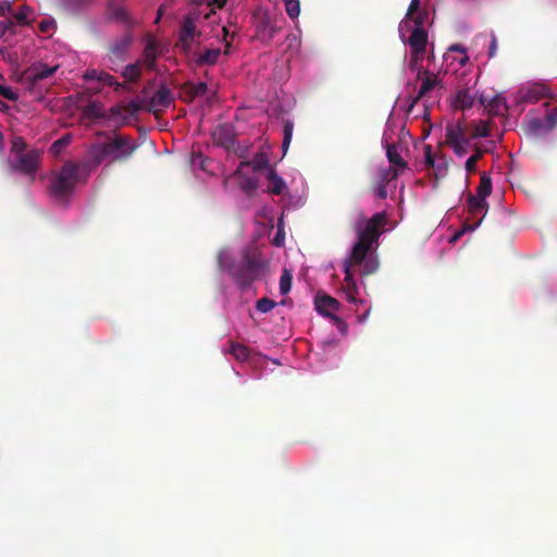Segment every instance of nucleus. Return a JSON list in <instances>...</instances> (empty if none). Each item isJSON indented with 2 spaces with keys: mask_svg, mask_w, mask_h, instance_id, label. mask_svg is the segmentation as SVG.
<instances>
[{
  "mask_svg": "<svg viewBox=\"0 0 557 557\" xmlns=\"http://www.w3.org/2000/svg\"><path fill=\"white\" fill-rule=\"evenodd\" d=\"M219 268L228 273L242 290L251 286L260 278L267 263L256 249H247L242 258L236 261L227 252H220L218 256Z\"/></svg>",
  "mask_w": 557,
  "mask_h": 557,
  "instance_id": "obj_1",
  "label": "nucleus"
},
{
  "mask_svg": "<svg viewBox=\"0 0 557 557\" xmlns=\"http://www.w3.org/2000/svg\"><path fill=\"white\" fill-rule=\"evenodd\" d=\"M78 182V165L73 162H66L60 171L55 173L49 185L50 196L62 205H67L69 197L74 193Z\"/></svg>",
  "mask_w": 557,
  "mask_h": 557,
  "instance_id": "obj_2",
  "label": "nucleus"
},
{
  "mask_svg": "<svg viewBox=\"0 0 557 557\" xmlns=\"http://www.w3.org/2000/svg\"><path fill=\"white\" fill-rule=\"evenodd\" d=\"M467 205L468 218L463 222L461 231L454 235L453 240L459 238V236L467 231H474L478 228L488 210L487 201L484 199L475 198V196L472 194L467 197Z\"/></svg>",
  "mask_w": 557,
  "mask_h": 557,
  "instance_id": "obj_3",
  "label": "nucleus"
},
{
  "mask_svg": "<svg viewBox=\"0 0 557 557\" xmlns=\"http://www.w3.org/2000/svg\"><path fill=\"white\" fill-rule=\"evenodd\" d=\"M109 163L126 161L134 153L136 146L126 136L116 135L102 141Z\"/></svg>",
  "mask_w": 557,
  "mask_h": 557,
  "instance_id": "obj_4",
  "label": "nucleus"
},
{
  "mask_svg": "<svg viewBox=\"0 0 557 557\" xmlns=\"http://www.w3.org/2000/svg\"><path fill=\"white\" fill-rule=\"evenodd\" d=\"M133 41V34L131 32H126L109 45L107 60L110 70L117 71L122 63L126 61L127 53Z\"/></svg>",
  "mask_w": 557,
  "mask_h": 557,
  "instance_id": "obj_5",
  "label": "nucleus"
},
{
  "mask_svg": "<svg viewBox=\"0 0 557 557\" xmlns=\"http://www.w3.org/2000/svg\"><path fill=\"white\" fill-rule=\"evenodd\" d=\"M408 45L411 49L410 63L416 66L423 59L428 45V33L423 27H416L409 38Z\"/></svg>",
  "mask_w": 557,
  "mask_h": 557,
  "instance_id": "obj_6",
  "label": "nucleus"
},
{
  "mask_svg": "<svg viewBox=\"0 0 557 557\" xmlns=\"http://www.w3.org/2000/svg\"><path fill=\"white\" fill-rule=\"evenodd\" d=\"M14 163L11 168L15 171H20L23 174L30 175L34 180V175L37 172L40 159V152L37 149L27 150L25 153L14 158Z\"/></svg>",
  "mask_w": 557,
  "mask_h": 557,
  "instance_id": "obj_7",
  "label": "nucleus"
},
{
  "mask_svg": "<svg viewBox=\"0 0 557 557\" xmlns=\"http://www.w3.org/2000/svg\"><path fill=\"white\" fill-rule=\"evenodd\" d=\"M385 221L386 215L384 212H377L373 214L368 220L364 227L358 228V239L369 243L371 245L376 243L381 234L379 227L383 226Z\"/></svg>",
  "mask_w": 557,
  "mask_h": 557,
  "instance_id": "obj_8",
  "label": "nucleus"
},
{
  "mask_svg": "<svg viewBox=\"0 0 557 557\" xmlns=\"http://www.w3.org/2000/svg\"><path fill=\"white\" fill-rule=\"evenodd\" d=\"M557 125V109L550 110L545 119L532 117L527 122V131L534 136L552 132Z\"/></svg>",
  "mask_w": 557,
  "mask_h": 557,
  "instance_id": "obj_9",
  "label": "nucleus"
},
{
  "mask_svg": "<svg viewBox=\"0 0 557 557\" xmlns=\"http://www.w3.org/2000/svg\"><path fill=\"white\" fill-rule=\"evenodd\" d=\"M174 101L173 94L166 85H161L146 102V111L157 114L169 108Z\"/></svg>",
  "mask_w": 557,
  "mask_h": 557,
  "instance_id": "obj_10",
  "label": "nucleus"
},
{
  "mask_svg": "<svg viewBox=\"0 0 557 557\" xmlns=\"http://www.w3.org/2000/svg\"><path fill=\"white\" fill-rule=\"evenodd\" d=\"M200 34L196 30L195 18L191 15H186L183 20L177 47L181 48L185 53H189L191 50V42Z\"/></svg>",
  "mask_w": 557,
  "mask_h": 557,
  "instance_id": "obj_11",
  "label": "nucleus"
},
{
  "mask_svg": "<svg viewBox=\"0 0 557 557\" xmlns=\"http://www.w3.org/2000/svg\"><path fill=\"white\" fill-rule=\"evenodd\" d=\"M314 306L315 310L320 314L333 319L338 326H345L344 321L337 315L333 314L335 311L339 309V302L335 298L329 295L317 294L314 299Z\"/></svg>",
  "mask_w": 557,
  "mask_h": 557,
  "instance_id": "obj_12",
  "label": "nucleus"
},
{
  "mask_svg": "<svg viewBox=\"0 0 557 557\" xmlns=\"http://www.w3.org/2000/svg\"><path fill=\"white\" fill-rule=\"evenodd\" d=\"M106 17L108 21H116L125 25L128 29L136 25V21L131 16L128 11L116 1L111 0L107 4Z\"/></svg>",
  "mask_w": 557,
  "mask_h": 557,
  "instance_id": "obj_13",
  "label": "nucleus"
},
{
  "mask_svg": "<svg viewBox=\"0 0 557 557\" xmlns=\"http://www.w3.org/2000/svg\"><path fill=\"white\" fill-rule=\"evenodd\" d=\"M108 158L106 156V149L102 143L92 144L87 152L82 166L88 172L96 170L103 161Z\"/></svg>",
  "mask_w": 557,
  "mask_h": 557,
  "instance_id": "obj_14",
  "label": "nucleus"
},
{
  "mask_svg": "<svg viewBox=\"0 0 557 557\" xmlns=\"http://www.w3.org/2000/svg\"><path fill=\"white\" fill-rule=\"evenodd\" d=\"M213 141L230 150L235 145L234 126L228 123L218 125L212 133Z\"/></svg>",
  "mask_w": 557,
  "mask_h": 557,
  "instance_id": "obj_15",
  "label": "nucleus"
},
{
  "mask_svg": "<svg viewBox=\"0 0 557 557\" xmlns=\"http://www.w3.org/2000/svg\"><path fill=\"white\" fill-rule=\"evenodd\" d=\"M423 75L424 77L422 78V83L417 96L410 98L409 100L408 112H411L419 100L426 96L431 90H433L440 83L437 75L434 73L425 71L423 72Z\"/></svg>",
  "mask_w": 557,
  "mask_h": 557,
  "instance_id": "obj_16",
  "label": "nucleus"
},
{
  "mask_svg": "<svg viewBox=\"0 0 557 557\" xmlns=\"http://www.w3.org/2000/svg\"><path fill=\"white\" fill-rule=\"evenodd\" d=\"M257 34L262 40H272L281 32L282 25L272 21L269 15H263L257 23Z\"/></svg>",
  "mask_w": 557,
  "mask_h": 557,
  "instance_id": "obj_17",
  "label": "nucleus"
},
{
  "mask_svg": "<svg viewBox=\"0 0 557 557\" xmlns=\"http://www.w3.org/2000/svg\"><path fill=\"white\" fill-rule=\"evenodd\" d=\"M545 97H550V94L548 87L542 83H534L520 90V100L523 102L533 103Z\"/></svg>",
  "mask_w": 557,
  "mask_h": 557,
  "instance_id": "obj_18",
  "label": "nucleus"
},
{
  "mask_svg": "<svg viewBox=\"0 0 557 557\" xmlns=\"http://www.w3.org/2000/svg\"><path fill=\"white\" fill-rule=\"evenodd\" d=\"M371 246V244L358 239L352 246L349 258L344 261V264H349V269H352V267L357 264H362Z\"/></svg>",
  "mask_w": 557,
  "mask_h": 557,
  "instance_id": "obj_19",
  "label": "nucleus"
},
{
  "mask_svg": "<svg viewBox=\"0 0 557 557\" xmlns=\"http://www.w3.org/2000/svg\"><path fill=\"white\" fill-rule=\"evenodd\" d=\"M445 132V143L447 146L470 140V138L466 136L463 123L460 121L455 124H447Z\"/></svg>",
  "mask_w": 557,
  "mask_h": 557,
  "instance_id": "obj_20",
  "label": "nucleus"
},
{
  "mask_svg": "<svg viewBox=\"0 0 557 557\" xmlns=\"http://www.w3.org/2000/svg\"><path fill=\"white\" fill-rule=\"evenodd\" d=\"M250 166V162H240L237 166L234 175L239 178V187L246 194L250 195L258 188V180L247 176L244 173V169Z\"/></svg>",
  "mask_w": 557,
  "mask_h": 557,
  "instance_id": "obj_21",
  "label": "nucleus"
},
{
  "mask_svg": "<svg viewBox=\"0 0 557 557\" xmlns=\"http://www.w3.org/2000/svg\"><path fill=\"white\" fill-rule=\"evenodd\" d=\"M86 81H97L102 85L114 87L115 90L121 88L123 85L119 83L111 74L104 71L88 70L84 74Z\"/></svg>",
  "mask_w": 557,
  "mask_h": 557,
  "instance_id": "obj_22",
  "label": "nucleus"
},
{
  "mask_svg": "<svg viewBox=\"0 0 557 557\" xmlns=\"http://www.w3.org/2000/svg\"><path fill=\"white\" fill-rule=\"evenodd\" d=\"M344 272H345V278H344V285H343V292L346 295V299L351 302H357V283L354 278V272L352 269H349V264H344Z\"/></svg>",
  "mask_w": 557,
  "mask_h": 557,
  "instance_id": "obj_23",
  "label": "nucleus"
},
{
  "mask_svg": "<svg viewBox=\"0 0 557 557\" xmlns=\"http://www.w3.org/2000/svg\"><path fill=\"white\" fill-rule=\"evenodd\" d=\"M58 69H59V65L49 66L44 63H38V64L33 65L28 70V78L30 79V82L33 84H35L39 81L50 77L58 71Z\"/></svg>",
  "mask_w": 557,
  "mask_h": 557,
  "instance_id": "obj_24",
  "label": "nucleus"
},
{
  "mask_svg": "<svg viewBox=\"0 0 557 557\" xmlns=\"http://www.w3.org/2000/svg\"><path fill=\"white\" fill-rule=\"evenodd\" d=\"M158 53V42L152 38H148L143 51V63L147 69L153 70L156 66V59Z\"/></svg>",
  "mask_w": 557,
  "mask_h": 557,
  "instance_id": "obj_25",
  "label": "nucleus"
},
{
  "mask_svg": "<svg viewBox=\"0 0 557 557\" xmlns=\"http://www.w3.org/2000/svg\"><path fill=\"white\" fill-rule=\"evenodd\" d=\"M268 191L273 195H281L286 188L283 178L276 173L273 168H269L267 173Z\"/></svg>",
  "mask_w": 557,
  "mask_h": 557,
  "instance_id": "obj_26",
  "label": "nucleus"
},
{
  "mask_svg": "<svg viewBox=\"0 0 557 557\" xmlns=\"http://www.w3.org/2000/svg\"><path fill=\"white\" fill-rule=\"evenodd\" d=\"M184 97L186 101H193L198 96H203L207 92L208 86L205 82L186 83L183 87Z\"/></svg>",
  "mask_w": 557,
  "mask_h": 557,
  "instance_id": "obj_27",
  "label": "nucleus"
},
{
  "mask_svg": "<svg viewBox=\"0 0 557 557\" xmlns=\"http://www.w3.org/2000/svg\"><path fill=\"white\" fill-rule=\"evenodd\" d=\"M435 182L444 178L448 173V161L444 154H438L435 166L432 168Z\"/></svg>",
  "mask_w": 557,
  "mask_h": 557,
  "instance_id": "obj_28",
  "label": "nucleus"
},
{
  "mask_svg": "<svg viewBox=\"0 0 557 557\" xmlns=\"http://www.w3.org/2000/svg\"><path fill=\"white\" fill-rule=\"evenodd\" d=\"M491 193H492V180L486 173H483L481 175L480 184L476 188V195H474V196H475V198L486 200V198L491 195Z\"/></svg>",
  "mask_w": 557,
  "mask_h": 557,
  "instance_id": "obj_29",
  "label": "nucleus"
},
{
  "mask_svg": "<svg viewBox=\"0 0 557 557\" xmlns=\"http://www.w3.org/2000/svg\"><path fill=\"white\" fill-rule=\"evenodd\" d=\"M473 100L468 89H460L456 95L455 106L461 110L470 109L473 106Z\"/></svg>",
  "mask_w": 557,
  "mask_h": 557,
  "instance_id": "obj_30",
  "label": "nucleus"
},
{
  "mask_svg": "<svg viewBox=\"0 0 557 557\" xmlns=\"http://www.w3.org/2000/svg\"><path fill=\"white\" fill-rule=\"evenodd\" d=\"M122 75L127 82H137L141 76L140 61L126 65Z\"/></svg>",
  "mask_w": 557,
  "mask_h": 557,
  "instance_id": "obj_31",
  "label": "nucleus"
},
{
  "mask_svg": "<svg viewBox=\"0 0 557 557\" xmlns=\"http://www.w3.org/2000/svg\"><path fill=\"white\" fill-rule=\"evenodd\" d=\"M221 53L220 49H207L203 53H201L196 62L198 65H212L218 61V58Z\"/></svg>",
  "mask_w": 557,
  "mask_h": 557,
  "instance_id": "obj_32",
  "label": "nucleus"
},
{
  "mask_svg": "<svg viewBox=\"0 0 557 557\" xmlns=\"http://www.w3.org/2000/svg\"><path fill=\"white\" fill-rule=\"evenodd\" d=\"M386 157L388 162L399 168H406L407 163L403 160L398 149L395 145L386 144Z\"/></svg>",
  "mask_w": 557,
  "mask_h": 557,
  "instance_id": "obj_33",
  "label": "nucleus"
},
{
  "mask_svg": "<svg viewBox=\"0 0 557 557\" xmlns=\"http://www.w3.org/2000/svg\"><path fill=\"white\" fill-rule=\"evenodd\" d=\"M228 352L238 361H246L249 358V349L238 343H230Z\"/></svg>",
  "mask_w": 557,
  "mask_h": 557,
  "instance_id": "obj_34",
  "label": "nucleus"
},
{
  "mask_svg": "<svg viewBox=\"0 0 557 557\" xmlns=\"http://www.w3.org/2000/svg\"><path fill=\"white\" fill-rule=\"evenodd\" d=\"M32 14L33 10L30 9V7L24 4L20 8V10L16 13L13 14V18L15 23H17L18 25L25 26L30 24L32 21L29 16Z\"/></svg>",
  "mask_w": 557,
  "mask_h": 557,
  "instance_id": "obj_35",
  "label": "nucleus"
},
{
  "mask_svg": "<svg viewBox=\"0 0 557 557\" xmlns=\"http://www.w3.org/2000/svg\"><path fill=\"white\" fill-rule=\"evenodd\" d=\"M294 132V123L290 120H285L283 125V143H282V149L283 154H286L287 149L290 145L292 137Z\"/></svg>",
  "mask_w": 557,
  "mask_h": 557,
  "instance_id": "obj_36",
  "label": "nucleus"
},
{
  "mask_svg": "<svg viewBox=\"0 0 557 557\" xmlns=\"http://www.w3.org/2000/svg\"><path fill=\"white\" fill-rule=\"evenodd\" d=\"M250 162V166L255 172H259L263 169L269 170V159L268 156L263 152L257 153Z\"/></svg>",
  "mask_w": 557,
  "mask_h": 557,
  "instance_id": "obj_37",
  "label": "nucleus"
},
{
  "mask_svg": "<svg viewBox=\"0 0 557 557\" xmlns=\"http://www.w3.org/2000/svg\"><path fill=\"white\" fill-rule=\"evenodd\" d=\"M490 135L491 133L487 122L480 121L474 124L471 135L472 138L488 137Z\"/></svg>",
  "mask_w": 557,
  "mask_h": 557,
  "instance_id": "obj_38",
  "label": "nucleus"
},
{
  "mask_svg": "<svg viewBox=\"0 0 557 557\" xmlns=\"http://www.w3.org/2000/svg\"><path fill=\"white\" fill-rule=\"evenodd\" d=\"M398 177V170L392 166L383 168L379 171V181L388 184L391 181Z\"/></svg>",
  "mask_w": 557,
  "mask_h": 557,
  "instance_id": "obj_39",
  "label": "nucleus"
},
{
  "mask_svg": "<svg viewBox=\"0 0 557 557\" xmlns=\"http://www.w3.org/2000/svg\"><path fill=\"white\" fill-rule=\"evenodd\" d=\"M293 275L288 270H284L280 278V292L282 295L289 293L292 288Z\"/></svg>",
  "mask_w": 557,
  "mask_h": 557,
  "instance_id": "obj_40",
  "label": "nucleus"
},
{
  "mask_svg": "<svg viewBox=\"0 0 557 557\" xmlns=\"http://www.w3.org/2000/svg\"><path fill=\"white\" fill-rule=\"evenodd\" d=\"M26 150V143L21 136H16L12 139V147L11 152L14 156V158L25 153Z\"/></svg>",
  "mask_w": 557,
  "mask_h": 557,
  "instance_id": "obj_41",
  "label": "nucleus"
},
{
  "mask_svg": "<svg viewBox=\"0 0 557 557\" xmlns=\"http://www.w3.org/2000/svg\"><path fill=\"white\" fill-rule=\"evenodd\" d=\"M482 150L476 148L475 152L470 158H468L465 164L466 171L468 173H474L476 171V163L482 158Z\"/></svg>",
  "mask_w": 557,
  "mask_h": 557,
  "instance_id": "obj_42",
  "label": "nucleus"
},
{
  "mask_svg": "<svg viewBox=\"0 0 557 557\" xmlns=\"http://www.w3.org/2000/svg\"><path fill=\"white\" fill-rule=\"evenodd\" d=\"M275 306H276V302L268 297H262V298L258 299L256 302L257 310L262 313L270 312L272 309L275 308Z\"/></svg>",
  "mask_w": 557,
  "mask_h": 557,
  "instance_id": "obj_43",
  "label": "nucleus"
},
{
  "mask_svg": "<svg viewBox=\"0 0 557 557\" xmlns=\"http://www.w3.org/2000/svg\"><path fill=\"white\" fill-rule=\"evenodd\" d=\"M361 265H362L361 274L370 275V274H373L374 272H376V270L379 268V261L374 258H369V259L366 258Z\"/></svg>",
  "mask_w": 557,
  "mask_h": 557,
  "instance_id": "obj_44",
  "label": "nucleus"
},
{
  "mask_svg": "<svg viewBox=\"0 0 557 557\" xmlns=\"http://www.w3.org/2000/svg\"><path fill=\"white\" fill-rule=\"evenodd\" d=\"M70 141L71 136L69 134L64 135L60 139L55 140L50 149L54 154H58L64 147H66L70 144Z\"/></svg>",
  "mask_w": 557,
  "mask_h": 557,
  "instance_id": "obj_45",
  "label": "nucleus"
},
{
  "mask_svg": "<svg viewBox=\"0 0 557 557\" xmlns=\"http://www.w3.org/2000/svg\"><path fill=\"white\" fill-rule=\"evenodd\" d=\"M286 13L290 18L298 17L300 13V2L299 0L290 1V3L285 4Z\"/></svg>",
  "mask_w": 557,
  "mask_h": 557,
  "instance_id": "obj_46",
  "label": "nucleus"
},
{
  "mask_svg": "<svg viewBox=\"0 0 557 557\" xmlns=\"http://www.w3.org/2000/svg\"><path fill=\"white\" fill-rule=\"evenodd\" d=\"M438 154L432 153V147L430 145L424 147V164L428 169L435 166V161Z\"/></svg>",
  "mask_w": 557,
  "mask_h": 557,
  "instance_id": "obj_47",
  "label": "nucleus"
},
{
  "mask_svg": "<svg viewBox=\"0 0 557 557\" xmlns=\"http://www.w3.org/2000/svg\"><path fill=\"white\" fill-rule=\"evenodd\" d=\"M146 102L147 101H137V100H132L128 102V104L126 106V111L129 113V114H136L138 113L139 111L141 110H146Z\"/></svg>",
  "mask_w": 557,
  "mask_h": 557,
  "instance_id": "obj_48",
  "label": "nucleus"
},
{
  "mask_svg": "<svg viewBox=\"0 0 557 557\" xmlns=\"http://www.w3.org/2000/svg\"><path fill=\"white\" fill-rule=\"evenodd\" d=\"M454 153L458 157H463L468 152V148L470 146V140L463 143H457L453 145H448Z\"/></svg>",
  "mask_w": 557,
  "mask_h": 557,
  "instance_id": "obj_49",
  "label": "nucleus"
},
{
  "mask_svg": "<svg viewBox=\"0 0 557 557\" xmlns=\"http://www.w3.org/2000/svg\"><path fill=\"white\" fill-rule=\"evenodd\" d=\"M84 113L89 117H100L102 115L101 108L96 103L87 106L84 110Z\"/></svg>",
  "mask_w": 557,
  "mask_h": 557,
  "instance_id": "obj_50",
  "label": "nucleus"
},
{
  "mask_svg": "<svg viewBox=\"0 0 557 557\" xmlns=\"http://www.w3.org/2000/svg\"><path fill=\"white\" fill-rule=\"evenodd\" d=\"M55 23L53 20H42L39 22L38 28L42 34L50 33L54 29Z\"/></svg>",
  "mask_w": 557,
  "mask_h": 557,
  "instance_id": "obj_51",
  "label": "nucleus"
},
{
  "mask_svg": "<svg viewBox=\"0 0 557 557\" xmlns=\"http://www.w3.org/2000/svg\"><path fill=\"white\" fill-rule=\"evenodd\" d=\"M7 33H14V22L12 20L0 22V37Z\"/></svg>",
  "mask_w": 557,
  "mask_h": 557,
  "instance_id": "obj_52",
  "label": "nucleus"
},
{
  "mask_svg": "<svg viewBox=\"0 0 557 557\" xmlns=\"http://www.w3.org/2000/svg\"><path fill=\"white\" fill-rule=\"evenodd\" d=\"M91 1L92 0H65L64 3L69 9L78 10Z\"/></svg>",
  "mask_w": 557,
  "mask_h": 557,
  "instance_id": "obj_53",
  "label": "nucleus"
},
{
  "mask_svg": "<svg viewBox=\"0 0 557 557\" xmlns=\"http://www.w3.org/2000/svg\"><path fill=\"white\" fill-rule=\"evenodd\" d=\"M0 95L11 101L17 99V95L10 87L3 85H0Z\"/></svg>",
  "mask_w": 557,
  "mask_h": 557,
  "instance_id": "obj_54",
  "label": "nucleus"
},
{
  "mask_svg": "<svg viewBox=\"0 0 557 557\" xmlns=\"http://www.w3.org/2000/svg\"><path fill=\"white\" fill-rule=\"evenodd\" d=\"M374 191L376 194V196L380 198V199H386L387 197V184L379 181L375 188H374Z\"/></svg>",
  "mask_w": 557,
  "mask_h": 557,
  "instance_id": "obj_55",
  "label": "nucleus"
},
{
  "mask_svg": "<svg viewBox=\"0 0 557 557\" xmlns=\"http://www.w3.org/2000/svg\"><path fill=\"white\" fill-rule=\"evenodd\" d=\"M419 8H420V0H411L409 8L407 10L406 17L409 18L412 15H414L416 13L420 12Z\"/></svg>",
  "mask_w": 557,
  "mask_h": 557,
  "instance_id": "obj_56",
  "label": "nucleus"
},
{
  "mask_svg": "<svg viewBox=\"0 0 557 557\" xmlns=\"http://www.w3.org/2000/svg\"><path fill=\"white\" fill-rule=\"evenodd\" d=\"M410 18L413 20L416 27H423L425 18H426V13L418 12L414 15H412Z\"/></svg>",
  "mask_w": 557,
  "mask_h": 557,
  "instance_id": "obj_57",
  "label": "nucleus"
},
{
  "mask_svg": "<svg viewBox=\"0 0 557 557\" xmlns=\"http://www.w3.org/2000/svg\"><path fill=\"white\" fill-rule=\"evenodd\" d=\"M497 48H498V44H497V38L496 36H492V39L490 41V46H488V58H494L497 53Z\"/></svg>",
  "mask_w": 557,
  "mask_h": 557,
  "instance_id": "obj_58",
  "label": "nucleus"
},
{
  "mask_svg": "<svg viewBox=\"0 0 557 557\" xmlns=\"http://www.w3.org/2000/svg\"><path fill=\"white\" fill-rule=\"evenodd\" d=\"M196 3L202 4L206 3L209 7L216 5L218 8H223L225 5L226 0H195Z\"/></svg>",
  "mask_w": 557,
  "mask_h": 557,
  "instance_id": "obj_59",
  "label": "nucleus"
},
{
  "mask_svg": "<svg viewBox=\"0 0 557 557\" xmlns=\"http://www.w3.org/2000/svg\"><path fill=\"white\" fill-rule=\"evenodd\" d=\"M12 3L10 1H4L0 3V16H5L9 13H12Z\"/></svg>",
  "mask_w": 557,
  "mask_h": 557,
  "instance_id": "obj_60",
  "label": "nucleus"
},
{
  "mask_svg": "<svg viewBox=\"0 0 557 557\" xmlns=\"http://www.w3.org/2000/svg\"><path fill=\"white\" fill-rule=\"evenodd\" d=\"M273 245L277 246V247H281L283 246L284 244V235L281 234L280 232L274 236L273 240H272Z\"/></svg>",
  "mask_w": 557,
  "mask_h": 557,
  "instance_id": "obj_61",
  "label": "nucleus"
},
{
  "mask_svg": "<svg viewBox=\"0 0 557 557\" xmlns=\"http://www.w3.org/2000/svg\"><path fill=\"white\" fill-rule=\"evenodd\" d=\"M4 151V137L2 132L0 131V156H2Z\"/></svg>",
  "mask_w": 557,
  "mask_h": 557,
  "instance_id": "obj_62",
  "label": "nucleus"
}]
</instances>
